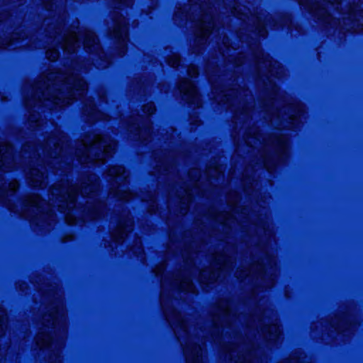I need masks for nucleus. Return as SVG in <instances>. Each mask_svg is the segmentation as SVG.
<instances>
[{
  "mask_svg": "<svg viewBox=\"0 0 363 363\" xmlns=\"http://www.w3.org/2000/svg\"><path fill=\"white\" fill-rule=\"evenodd\" d=\"M87 90L86 83L77 74L50 72L42 74L32 87L33 100L48 106L50 103L62 107L72 103Z\"/></svg>",
  "mask_w": 363,
  "mask_h": 363,
  "instance_id": "f257e3e1",
  "label": "nucleus"
},
{
  "mask_svg": "<svg viewBox=\"0 0 363 363\" xmlns=\"http://www.w3.org/2000/svg\"><path fill=\"white\" fill-rule=\"evenodd\" d=\"M78 192V187L71 185L68 181H61L55 184L50 189V201L51 203H45L38 195H28L23 201L26 209L23 214L28 216L29 211H36L40 213V222L48 223L51 225L55 222V215L50 206H57L58 210L65 212L76 207L75 200Z\"/></svg>",
  "mask_w": 363,
  "mask_h": 363,
  "instance_id": "f03ea898",
  "label": "nucleus"
},
{
  "mask_svg": "<svg viewBox=\"0 0 363 363\" xmlns=\"http://www.w3.org/2000/svg\"><path fill=\"white\" fill-rule=\"evenodd\" d=\"M116 143L101 135L89 133L78 144L76 156L82 164H102L112 155Z\"/></svg>",
  "mask_w": 363,
  "mask_h": 363,
  "instance_id": "7ed1b4c3",
  "label": "nucleus"
},
{
  "mask_svg": "<svg viewBox=\"0 0 363 363\" xmlns=\"http://www.w3.org/2000/svg\"><path fill=\"white\" fill-rule=\"evenodd\" d=\"M328 6H333L336 10H339L340 6L341 11L348 16L344 17L343 21L350 20L361 24L363 22V10L359 9L357 0H319L309 6V11L323 23H336L335 18L328 10Z\"/></svg>",
  "mask_w": 363,
  "mask_h": 363,
  "instance_id": "20e7f679",
  "label": "nucleus"
},
{
  "mask_svg": "<svg viewBox=\"0 0 363 363\" xmlns=\"http://www.w3.org/2000/svg\"><path fill=\"white\" fill-rule=\"evenodd\" d=\"M65 315L66 312L63 306H59L54 312L50 314H45L43 317V325L45 328H49L50 325H53L55 328H59V330L62 331V335L56 337V340H54L50 334L46 333L43 330L44 329L42 328V330L35 337L36 344L40 347H45L55 342L57 346L62 347L67 332Z\"/></svg>",
  "mask_w": 363,
  "mask_h": 363,
  "instance_id": "39448f33",
  "label": "nucleus"
},
{
  "mask_svg": "<svg viewBox=\"0 0 363 363\" xmlns=\"http://www.w3.org/2000/svg\"><path fill=\"white\" fill-rule=\"evenodd\" d=\"M106 175L108 177V182H111V194L121 200L128 201L133 198V194L128 191L125 185L128 176L125 174L123 167H111Z\"/></svg>",
  "mask_w": 363,
  "mask_h": 363,
  "instance_id": "423d86ee",
  "label": "nucleus"
},
{
  "mask_svg": "<svg viewBox=\"0 0 363 363\" xmlns=\"http://www.w3.org/2000/svg\"><path fill=\"white\" fill-rule=\"evenodd\" d=\"M231 262L228 257L225 255H218L215 257L213 263V270L209 272L203 269L201 272V280L206 284L216 281L220 273L231 267Z\"/></svg>",
  "mask_w": 363,
  "mask_h": 363,
  "instance_id": "0eeeda50",
  "label": "nucleus"
},
{
  "mask_svg": "<svg viewBox=\"0 0 363 363\" xmlns=\"http://www.w3.org/2000/svg\"><path fill=\"white\" fill-rule=\"evenodd\" d=\"M67 137L60 131L57 135L48 138L45 145L41 147L45 156H50L57 160V156L61 155L67 147Z\"/></svg>",
  "mask_w": 363,
  "mask_h": 363,
  "instance_id": "6e6552de",
  "label": "nucleus"
},
{
  "mask_svg": "<svg viewBox=\"0 0 363 363\" xmlns=\"http://www.w3.org/2000/svg\"><path fill=\"white\" fill-rule=\"evenodd\" d=\"M26 177L30 184L34 187H43L46 184L45 167L42 164H38V167L34 164H30Z\"/></svg>",
  "mask_w": 363,
  "mask_h": 363,
  "instance_id": "1a4fd4ad",
  "label": "nucleus"
},
{
  "mask_svg": "<svg viewBox=\"0 0 363 363\" xmlns=\"http://www.w3.org/2000/svg\"><path fill=\"white\" fill-rule=\"evenodd\" d=\"M180 91L186 97V100L196 106H200V99L194 84L186 79H183L179 84Z\"/></svg>",
  "mask_w": 363,
  "mask_h": 363,
  "instance_id": "9d476101",
  "label": "nucleus"
},
{
  "mask_svg": "<svg viewBox=\"0 0 363 363\" xmlns=\"http://www.w3.org/2000/svg\"><path fill=\"white\" fill-rule=\"evenodd\" d=\"M13 165L12 146L6 143L0 144V170L9 171Z\"/></svg>",
  "mask_w": 363,
  "mask_h": 363,
  "instance_id": "9b49d317",
  "label": "nucleus"
},
{
  "mask_svg": "<svg viewBox=\"0 0 363 363\" xmlns=\"http://www.w3.org/2000/svg\"><path fill=\"white\" fill-rule=\"evenodd\" d=\"M104 208L105 206L103 203L90 196V200L86 201L83 213L89 220H94L103 215Z\"/></svg>",
  "mask_w": 363,
  "mask_h": 363,
  "instance_id": "f8f14e48",
  "label": "nucleus"
},
{
  "mask_svg": "<svg viewBox=\"0 0 363 363\" xmlns=\"http://www.w3.org/2000/svg\"><path fill=\"white\" fill-rule=\"evenodd\" d=\"M113 21L114 27L112 30V35L123 43L128 36L127 21L122 15L116 13L113 16Z\"/></svg>",
  "mask_w": 363,
  "mask_h": 363,
  "instance_id": "ddd939ff",
  "label": "nucleus"
},
{
  "mask_svg": "<svg viewBox=\"0 0 363 363\" xmlns=\"http://www.w3.org/2000/svg\"><path fill=\"white\" fill-rule=\"evenodd\" d=\"M99 179L96 174H91L83 177L81 184V194L83 197L91 194H95L99 190Z\"/></svg>",
  "mask_w": 363,
  "mask_h": 363,
  "instance_id": "4468645a",
  "label": "nucleus"
},
{
  "mask_svg": "<svg viewBox=\"0 0 363 363\" xmlns=\"http://www.w3.org/2000/svg\"><path fill=\"white\" fill-rule=\"evenodd\" d=\"M133 222L129 216L124 220H121L117 228L112 233L113 238L121 242L125 239L128 233L133 230Z\"/></svg>",
  "mask_w": 363,
  "mask_h": 363,
  "instance_id": "2eb2a0df",
  "label": "nucleus"
},
{
  "mask_svg": "<svg viewBox=\"0 0 363 363\" xmlns=\"http://www.w3.org/2000/svg\"><path fill=\"white\" fill-rule=\"evenodd\" d=\"M257 270L259 271V276L260 277L262 280H263L264 281L267 280L265 287H269V288L272 287L274 284V274L271 273L269 274V273H267L266 272H263V267L260 265L252 267L250 270H247V271L243 273V274H242V270H240V271L238 270L236 272L235 274L238 279H244L245 277L250 275L252 273L254 272V271H257Z\"/></svg>",
  "mask_w": 363,
  "mask_h": 363,
  "instance_id": "dca6fc26",
  "label": "nucleus"
},
{
  "mask_svg": "<svg viewBox=\"0 0 363 363\" xmlns=\"http://www.w3.org/2000/svg\"><path fill=\"white\" fill-rule=\"evenodd\" d=\"M64 18H47L45 20L44 24L47 26L45 28V31L47 35L53 38L54 40L57 42L60 41V34L62 31V24L64 23Z\"/></svg>",
  "mask_w": 363,
  "mask_h": 363,
  "instance_id": "f3484780",
  "label": "nucleus"
},
{
  "mask_svg": "<svg viewBox=\"0 0 363 363\" xmlns=\"http://www.w3.org/2000/svg\"><path fill=\"white\" fill-rule=\"evenodd\" d=\"M184 351L187 363H201L203 350L200 345L188 342Z\"/></svg>",
  "mask_w": 363,
  "mask_h": 363,
  "instance_id": "a211bd4d",
  "label": "nucleus"
},
{
  "mask_svg": "<svg viewBox=\"0 0 363 363\" xmlns=\"http://www.w3.org/2000/svg\"><path fill=\"white\" fill-rule=\"evenodd\" d=\"M80 34L84 37V46L86 52L98 53L100 51L99 40L92 31L84 29L80 31Z\"/></svg>",
  "mask_w": 363,
  "mask_h": 363,
  "instance_id": "6ab92c4d",
  "label": "nucleus"
},
{
  "mask_svg": "<svg viewBox=\"0 0 363 363\" xmlns=\"http://www.w3.org/2000/svg\"><path fill=\"white\" fill-rule=\"evenodd\" d=\"M196 35L202 40L210 35L214 27L213 17L211 15H204L197 24Z\"/></svg>",
  "mask_w": 363,
  "mask_h": 363,
  "instance_id": "aec40b11",
  "label": "nucleus"
},
{
  "mask_svg": "<svg viewBox=\"0 0 363 363\" xmlns=\"http://www.w3.org/2000/svg\"><path fill=\"white\" fill-rule=\"evenodd\" d=\"M62 40V48L69 53L74 52L77 48L79 47V39L74 31H69L65 34Z\"/></svg>",
  "mask_w": 363,
  "mask_h": 363,
  "instance_id": "412c9836",
  "label": "nucleus"
},
{
  "mask_svg": "<svg viewBox=\"0 0 363 363\" xmlns=\"http://www.w3.org/2000/svg\"><path fill=\"white\" fill-rule=\"evenodd\" d=\"M262 333L268 341L276 340L279 338L281 332L279 326L276 324L270 325L262 329Z\"/></svg>",
  "mask_w": 363,
  "mask_h": 363,
  "instance_id": "4be33fe9",
  "label": "nucleus"
},
{
  "mask_svg": "<svg viewBox=\"0 0 363 363\" xmlns=\"http://www.w3.org/2000/svg\"><path fill=\"white\" fill-rule=\"evenodd\" d=\"M288 111H291V113H289L288 116H282L281 120L284 121L286 119H289L290 121H294L296 120L298 117H300L301 116V113L303 111L302 106L300 105L296 106H292L286 108Z\"/></svg>",
  "mask_w": 363,
  "mask_h": 363,
  "instance_id": "5701e85b",
  "label": "nucleus"
},
{
  "mask_svg": "<svg viewBox=\"0 0 363 363\" xmlns=\"http://www.w3.org/2000/svg\"><path fill=\"white\" fill-rule=\"evenodd\" d=\"M168 319L172 322V324L174 325L175 327V333L178 334L179 336V330H181L184 333L187 331V325L186 322L183 320V318L179 315H176L175 317V321H173L170 318H168Z\"/></svg>",
  "mask_w": 363,
  "mask_h": 363,
  "instance_id": "b1692460",
  "label": "nucleus"
},
{
  "mask_svg": "<svg viewBox=\"0 0 363 363\" xmlns=\"http://www.w3.org/2000/svg\"><path fill=\"white\" fill-rule=\"evenodd\" d=\"M218 313L219 316L223 318H228L230 315V306L228 301L223 300L219 303Z\"/></svg>",
  "mask_w": 363,
  "mask_h": 363,
  "instance_id": "393cba45",
  "label": "nucleus"
},
{
  "mask_svg": "<svg viewBox=\"0 0 363 363\" xmlns=\"http://www.w3.org/2000/svg\"><path fill=\"white\" fill-rule=\"evenodd\" d=\"M238 96H241L240 92L238 93V91H230L229 93L224 94V99H223L221 101H223L225 104L229 103L230 106H233V102H232L231 101L235 100L237 101L238 100Z\"/></svg>",
  "mask_w": 363,
  "mask_h": 363,
  "instance_id": "a878e982",
  "label": "nucleus"
},
{
  "mask_svg": "<svg viewBox=\"0 0 363 363\" xmlns=\"http://www.w3.org/2000/svg\"><path fill=\"white\" fill-rule=\"evenodd\" d=\"M136 131L137 133L135 134L138 135V139L141 140H145L150 134V126L147 125L143 128L137 127Z\"/></svg>",
  "mask_w": 363,
  "mask_h": 363,
  "instance_id": "bb28decb",
  "label": "nucleus"
},
{
  "mask_svg": "<svg viewBox=\"0 0 363 363\" xmlns=\"http://www.w3.org/2000/svg\"><path fill=\"white\" fill-rule=\"evenodd\" d=\"M18 33L14 34V35L12 37V39L9 41H7L6 43H2L0 47L2 48L9 47V46H14V49L16 48H18V46L16 45L17 43L20 42L21 37L18 36ZM26 45H21L19 47L26 46Z\"/></svg>",
  "mask_w": 363,
  "mask_h": 363,
  "instance_id": "cd10ccee",
  "label": "nucleus"
},
{
  "mask_svg": "<svg viewBox=\"0 0 363 363\" xmlns=\"http://www.w3.org/2000/svg\"><path fill=\"white\" fill-rule=\"evenodd\" d=\"M180 288L182 290L193 292L194 289V286L192 284V281L190 279L186 278L184 279L180 284Z\"/></svg>",
  "mask_w": 363,
  "mask_h": 363,
  "instance_id": "c85d7f7f",
  "label": "nucleus"
},
{
  "mask_svg": "<svg viewBox=\"0 0 363 363\" xmlns=\"http://www.w3.org/2000/svg\"><path fill=\"white\" fill-rule=\"evenodd\" d=\"M6 323V313L4 309L0 308V335L4 333Z\"/></svg>",
  "mask_w": 363,
  "mask_h": 363,
  "instance_id": "c756f323",
  "label": "nucleus"
},
{
  "mask_svg": "<svg viewBox=\"0 0 363 363\" xmlns=\"http://www.w3.org/2000/svg\"><path fill=\"white\" fill-rule=\"evenodd\" d=\"M258 57V62L259 63L263 62L265 64L266 67H268L269 69L271 70L272 67L274 66V64H276L275 62H272L269 57L267 55H264L262 53V57Z\"/></svg>",
  "mask_w": 363,
  "mask_h": 363,
  "instance_id": "7c9ffc66",
  "label": "nucleus"
},
{
  "mask_svg": "<svg viewBox=\"0 0 363 363\" xmlns=\"http://www.w3.org/2000/svg\"><path fill=\"white\" fill-rule=\"evenodd\" d=\"M287 138L283 136H279L277 138L275 143L276 145L278 146L279 150L284 152L285 151L287 145Z\"/></svg>",
  "mask_w": 363,
  "mask_h": 363,
  "instance_id": "2f4dec72",
  "label": "nucleus"
},
{
  "mask_svg": "<svg viewBox=\"0 0 363 363\" xmlns=\"http://www.w3.org/2000/svg\"><path fill=\"white\" fill-rule=\"evenodd\" d=\"M180 62V57L177 54H174L169 56L167 59V63L169 66L172 67H176L179 66Z\"/></svg>",
  "mask_w": 363,
  "mask_h": 363,
  "instance_id": "473e14b6",
  "label": "nucleus"
},
{
  "mask_svg": "<svg viewBox=\"0 0 363 363\" xmlns=\"http://www.w3.org/2000/svg\"><path fill=\"white\" fill-rule=\"evenodd\" d=\"M114 7L121 9L123 6H130L133 4V0H113Z\"/></svg>",
  "mask_w": 363,
  "mask_h": 363,
  "instance_id": "72a5a7b5",
  "label": "nucleus"
},
{
  "mask_svg": "<svg viewBox=\"0 0 363 363\" xmlns=\"http://www.w3.org/2000/svg\"><path fill=\"white\" fill-rule=\"evenodd\" d=\"M46 57L50 61H55L59 57V52L56 49H48L46 52Z\"/></svg>",
  "mask_w": 363,
  "mask_h": 363,
  "instance_id": "f704fd0d",
  "label": "nucleus"
},
{
  "mask_svg": "<svg viewBox=\"0 0 363 363\" xmlns=\"http://www.w3.org/2000/svg\"><path fill=\"white\" fill-rule=\"evenodd\" d=\"M240 352H238V354ZM252 353L250 352H248L247 354H246L245 355L244 354H238V359H235V362H241V363H245V362H250L252 361Z\"/></svg>",
  "mask_w": 363,
  "mask_h": 363,
  "instance_id": "c9c22d12",
  "label": "nucleus"
},
{
  "mask_svg": "<svg viewBox=\"0 0 363 363\" xmlns=\"http://www.w3.org/2000/svg\"><path fill=\"white\" fill-rule=\"evenodd\" d=\"M29 121L31 124L35 123V125H32V126H40V116L38 113H32L29 116Z\"/></svg>",
  "mask_w": 363,
  "mask_h": 363,
  "instance_id": "e433bc0d",
  "label": "nucleus"
},
{
  "mask_svg": "<svg viewBox=\"0 0 363 363\" xmlns=\"http://www.w3.org/2000/svg\"><path fill=\"white\" fill-rule=\"evenodd\" d=\"M95 106L93 104L91 100L87 101V102L85 104V109L84 113L87 115H91L95 112Z\"/></svg>",
  "mask_w": 363,
  "mask_h": 363,
  "instance_id": "4c0bfd02",
  "label": "nucleus"
},
{
  "mask_svg": "<svg viewBox=\"0 0 363 363\" xmlns=\"http://www.w3.org/2000/svg\"><path fill=\"white\" fill-rule=\"evenodd\" d=\"M155 111V106L153 103H149L143 106V112L152 115Z\"/></svg>",
  "mask_w": 363,
  "mask_h": 363,
  "instance_id": "58836bf2",
  "label": "nucleus"
},
{
  "mask_svg": "<svg viewBox=\"0 0 363 363\" xmlns=\"http://www.w3.org/2000/svg\"><path fill=\"white\" fill-rule=\"evenodd\" d=\"M65 220L69 225L77 224L79 223L75 217V215L72 213H67L65 216Z\"/></svg>",
  "mask_w": 363,
  "mask_h": 363,
  "instance_id": "ea45409f",
  "label": "nucleus"
},
{
  "mask_svg": "<svg viewBox=\"0 0 363 363\" xmlns=\"http://www.w3.org/2000/svg\"><path fill=\"white\" fill-rule=\"evenodd\" d=\"M185 194L182 196V200L184 203H189L191 200V189L189 188L184 189Z\"/></svg>",
  "mask_w": 363,
  "mask_h": 363,
  "instance_id": "a19ab883",
  "label": "nucleus"
},
{
  "mask_svg": "<svg viewBox=\"0 0 363 363\" xmlns=\"http://www.w3.org/2000/svg\"><path fill=\"white\" fill-rule=\"evenodd\" d=\"M188 74L191 77H196L199 74L198 69L194 65H191L188 68Z\"/></svg>",
  "mask_w": 363,
  "mask_h": 363,
  "instance_id": "79ce46f5",
  "label": "nucleus"
},
{
  "mask_svg": "<svg viewBox=\"0 0 363 363\" xmlns=\"http://www.w3.org/2000/svg\"><path fill=\"white\" fill-rule=\"evenodd\" d=\"M9 190L14 193L18 188V182L16 180L11 181L9 184Z\"/></svg>",
  "mask_w": 363,
  "mask_h": 363,
  "instance_id": "37998d69",
  "label": "nucleus"
},
{
  "mask_svg": "<svg viewBox=\"0 0 363 363\" xmlns=\"http://www.w3.org/2000/svg\"><path fill=\"white\" fill-rule=\"evenodd\" d=\"M54 0H43V5L47 10L52 9Z\"/></svg>",
  "mask_w": 363,
  "mask_h": 363,
  "instance_id": "c03bdc74",
  "label": "nucleus"
},
{
  "mask_svg": "<svg viewBox=\"0 0 363 363\" xmlns=\"http://www.w3.org/2000/svg\"><path fill=\"white\" fill-rule=\"evenodd\" d=\"M227 352L230 353L232 358L235 357V353L237 352L233 348L228 349Z\"/></svg>",
  "mask_w": 363,
  "mask_h": 363,
  "instance_id": "a18cd8bd",
  "label": "nucleus"
},
{
  "mask_svg": "<svg viewBox=\"0 0 363 363\" xmlns=\"http://www.w3.org/2000/svg\"><path fill=\"white\" fill-rule=\"evenodd\" d=\"M245 140H246V143H247V145L250 146H252L254 144H255V141H251V138L249 137H247L245 138Z\"/></svg>",
  "mask_w": 363,
  "mask_h": 363,
  "instance_id": "49530a36",
  "label": "nucleus"
},
{
  "mask_svg": "<svg viewBox=\"0 0 363 363\" xmlns=\"http://www.w3.org/2000/svg\"><path fill=\"white\" fill-rule=\"evenodd\" d=\"M281 126L285 128H291L292 124L289 122H286V123L282 124Z\"/></svg>",
  "mask_w": 363,
  "mask_h": 363,
  "instance_id": "de8ad7c7",
  "label": "nucleus"
},
{
  "mask_svg": "<svg viewBox=\"0 0 363 363\" xmlns=\"http://www.w3.org/2000/svg\"><path fill=\"white\" fill-rule=\"evenodd\" d=\"M254 135H255V136H254V137H252V139L253 140H259V138H258V135H257V132H256V131H254Z\"/></svg>",
  "mask_w": 363,
  "mask_h": 363,
  "instance_id": "09e8293b",
  "label": "nucleus"
},
{
  "mask_svg": "<svg viewBox=\"0 0 363 363\" xmlns=\"http://www.w3.org/2000/svg\"><path fill=\"white\" fill-rule=\"evenodd\" d=\"M26 103V106H33L32 101L30 100H29V99H27Z\"/></svg>",
  "mask_w": 363,
  "mask_h": 363,
  "instance_id": "8fccbe9b",
  "label": "nucleus"
},
{
  "mask_svg": "<svg viewBox=\"0 0 363 363\" xmlns=\"http://www.w3.org/2000/svg\"><path fill=\"white\" fill-rule=\"evenodd\" d=\"M28 148H29V146L28 145H25L23 147V153L26 152L28 150Z\"/></svg>",
  "mask_w": 363,
  "mask_h": 363,
  "instance_id": "3c124183",
  "label": "nucleus"
},
{
  "mask_svg": "<svg viewBox=\"0 0 363 363\" xmlns=\"http://www.w3.org/2000/svg\"><path fill=\"white\" fill-rule=\"evenodd\" d=\"M190 174H196V175H197V174H199V171H198V170H196V169H194V170L191 171Z\"/></svg>",
  "mask_w": 363,
  "mask_h": 363,
  "instance_id": "603ef678",
  "label": "nucleus"
},
{
  "mask_svg": "<svg viewBox=\"0 0 363 363\" xmlns=\"http://www.w3.org/2000/svg\"><path fill=\"white\" fill-rule=\"evenodd\" d=\"M259 32L260 35H262V36H264L266 33L264 29H262V30H259Z\"/></svg>",
  "mask_w": 363,
  "mask_h": 363,
  "instance_id": "864d4df0",
  "label": "nucleus"
},
{
  "mask_svg": "<svg viewBox=\"0 0 363 363\" xmlns=\"http://www.w3.org/2000/svg\"><path fill=\"white\" fill-rule=\"evenodd\" d=\"M69 239L65 238V239L63 240V242H65V241H67V240H72V236H71V235H70V236H69Z\"/></svg>",
  "mask_w": 363,
  "mask_h": 363,
  "instance_id": "5fc2aeb1",
  "label": "nucleus"
},
{
  "mask_svg": "<svg viewBox=\"0 0 363 363\" xmlns=\"http://www.w3.org/2000/svg\"><path fill=\"white\" fill-rule=\"evenodd\" d=\"M218 220L219 221L223 222V223H227V220H220V218H218Z\"/></svg>",
  "mask_w": 363,
  "mask_h": 363,
  "instance_id": "6e6d98bb",
  "label": "nucleus"
},
{
  "mask_svg": "<svg viewBox=\"0 0 363 363\" xmlns=\"http://www.w3.org/2000/svg\"><path fill=\"white\" fill-rule=\"evenodd\" d=\"M133 128H134V127H133V126H132V125L129 128H130V132L133 131Z\"/></svg>",
  "mask_w": 363,
  "mask_h": 363,
  "instance_id": "4d7b16f0",
  "label": "nucleus"
},
{
  "mask_svg": "<svg viewBox=\"0 0 363 363\" xmlns=\"http://www.w3.org/2000/svg\"><path fill=\"white\" fill-rule=\"evenodd\" d=\"M242 92H243V94H242V95H243V96H247V94H246V93H247V91H243Z\"/></svg>",
  "mask_w": 363,
  "mask_h": 363,
  "instance_id": "13d9d810",
  "label": "nucleus"
},
{
  "mask_svg": "<svg viewBox=\"0 0 363 363\" xmlns=\"http://www.w3.org/2000/svg\"><path fill=\"white\" fill-rule=\"evenodd\" d=\"M242 112H243V113L245 112V113H247V111H246V109H245H245L243 108V109L241 111V113H242Z\"/></svg>",
  "mask_w": 363,
  "mask_h": 363,
  "instance_id": "bf43d9fd",
  "label": "nucleus"
},
{
  "mask_svg": "<svg viewBox=\"0 0 363 363\" xmlns=\"http://www.w3.org/2000/svg\"><path fill=\"white\" fill-rule=\"evenodd\" d=\"M300 4H304L303 0H300Z\"/></svg>",
  "mask_w": 363,
  "mask_h": 363,
  "instance_id": "052dcab7",
  "label": "nucleus"
},
{
  "mask_svg": "<svg viewBox=\"0 0 363 363\" xmlns=\"http://www.w3.org/2000/svg\"><path fill=\"white\" fill-rule=\"evenodd\" d=\"M220 320V317L217 318L216 321H219Z\"/></svg>",
  "mask_w": 363,
  "mask_h": 363,
  "instance_id": "680f3d73",
  "label": "nucleus"
},
{
  "mask_svg": "<svg viewBox=\"0 0 363 363\" xmlns=\"http://www.w3.org/2000/svg\"><path fill=\"white\" fill-rule=\"evenodd\" d=\"M0 18H1L0 20L1 21V20H2V17H1V16H0Z\"/></svg>",
  "mask_w": 363,
  "mask_h": 363,
  "instance_id": "e2e57ef3",
  "label": "nucleus"
}]
</instances>
